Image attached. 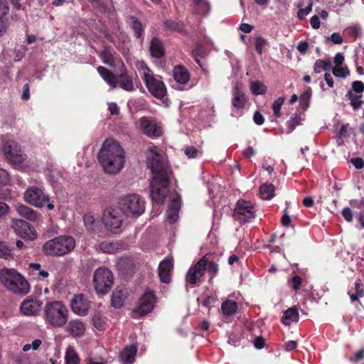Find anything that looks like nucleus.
Listing matches in <instances>:
<instances>
[{"mask_svg": "<svg viewBox=\"0 0 364 364\" xmlns=\"http://www.w3.org/2000/svg\"><path fill=\"white\" fill-rule=\"evenodd\" d=\"M98 161L103 170L110 174L119 173L124 164V152L113 139H107L98 153Z\"/></svg>", "mask_w": 364, "mask_h": 364, "instance_id": "nucleus-1", "label": "nucleus"}, {"mask_svg": "<svg viewBox=\"0 0 364 364\" xmlns=\"http://www.w3.org/2000/svg\"><path fill=\"white\" fill-rule=\"evenodd\" d=\"M0 280L9 291L21 295L26 294L30 289L28 282L13 269H4L0 272Z\"/></svg>", "mask_w": 364, "mask_h": 364, "instance_id": "nucleus-2", "label": "nucleus"}, {"mask_svg": "<svg viewBox=\"0 0 364 364\" xmlns=\"http://www.w3.org/2000/svg\"><path fill=\"white\" fill-rule=\"evenodd\" d=\"M75 247L73 237L61 235L46 242L43 246V251L46 255L59 257L69 253Z\"/></svg>", "mask_w": 364, "mask_h": 364, "instance_id": "nucleus-3", "label": "nucleus"}, {"mask_svg": "<svg viewBox=\"0 0 364 364\" xmlns=\"http://www.w3.org/2000/svg\"><path fill=\"white\" fill-rule=\"evenodd\" d=\"M45 319L54 327H62L68 321V310L60 301L48 303L45 307Z\"/></svg>", "mask_w": 364, "mask_h": 364, "instance_id": "nucleus-4", "label": "nucleus"}, {"mask_svg": "<svg viewBox=\"0 0 364 364\" xmlns=\"http://www.w3.org/2000/svg\"><path fill=\"white\" fill-rule=\"evenodd\" d=\"M119 208L127 217H138L144 213L145 203L139 195L129 194L120 198Z\"/></svg>", "mask_w": 364, "mask_h": 364, "instance_id": "nucleus-5", "label": "nucleus"}, {"mask_svg": "<svg viewBox=\"0 0 364 364\" xmlns=\"http://www.w3.org/2000/svg\"><path fill=\"white\" fill-rule=\"evenodd\" d=\"M156 148L149 149V167L154 175L153 179H170L171 172L166 161L156 151Z\"/></svg>", "mask_w": 364, "mask_h": 364, "instance_id": "nucleus-6", "label": "nucleus"}, {"mask_svg": "<svg viewBox=\"0 0 364 364\" xmlns=\"http://www.w3.org/2000/svg\"><path fill=\"white\" fill-rule=\"evenodd\" d=\"M139 69L143 71L142 79L151 94L156 98L162 99L166 93L164 82L154 77L151 70L144 62L140 63Z\"/></svg>", "mask_w": 364, "mask_h": 364, "instance_id": "nucleus-7", "label": "nucleus"}, {"mask_svg": "<svg viewBox=\"0 0 364 364\" xmlns=\"http://www.w3.org/2000/svg\"><path fill=\"white\" fill-rule=\"evenodd\" d=\"M93 282L98 294H106L113 284L112 273L106 268L100 267L95 271Z\"/></svg>", "mask_w": 364, "mask_h": 364, "instance_id": "nucleus-8", "label": "nucleus"}, {"mask_svg": "<svg viewBox=\"0 0 364 364\" xmlns=\"http://www.w3.org/2000/svg\"><path fill=\"white\" fill-rule=\"evenodd\" d=\"M233 218L242 224L251 222L255 218L254 205L250 201L239 200L234 210Z\"/></svg>", "mask_w": 364, "mask_h": 364, "instance_id": "nucleus-9", "label": "nucleus"}, {"mask_svg": "<svg viewBox=\"0 0 364 364\" xmlns=\"http://www.w3.org/2000/svg\"><path fill=\"white\" fill-rule=\"evenodd\" d=\"M3 151L6 159L14 164H20L26 159V155L14 141H6L3 146Z\"/></svg>", "mask_w": 364, "mask_h": 364, "instance_id": "nucleus-10", "label": "nucleus"}, {"mask_svg": "<svg viewBox=\"0 0 364 364\" xmlns=\"http://www.w3.org/2000/svg\"><path fill=\"white\" fill-rule=\"evenodd\" d=\"M170 179H153L151 183V197L156 203H162L168 192Z\"/></svg>", "mask_w": 364, "mask_h": 364, "instance_id": "nucleus-11", "label": "nucleus"}, {"mask_svg": "<svg viewBox=\"0 0 364 364\" xmlns=\"http://www.w3.org/2000/svg\"><path fill=\"white\" fill-rule=\"evenodd\" d=\"M207 266V255L199 259L196 264L191 267L186 275V281L190 284L198 285L200 279L204 276Z\"/></svg>", "mask_w": 364, "mask_h": 364, "instance_id": "nucleus-12", "label": "nucleus"}, {"mask_svg": "<svg viewBox=\"0 0 364 364\" xmlns=\"http://www.w3.org/2000/svg\"><path fill=\"white\" fill-rule=\"evenodd\" d=\"M23 198L28 203L36 207H43L46 202H49L48 196L41 188L35 186L28 188Z\"/></svg>", "mask_w": 364, "mask_h": 364, "instance_id": "nucleus-13", "label": "nucleus"}, {"mask_svg": "<svg viewBox=\"0 0 364 364\" xmlns=\"http://www.w3.org/2000/svg\"><path fill=\"white\" fill-rule=\"evenodd\" d=\"M11 227L19 237L30 240L37 237V233L33 227L27 222L20 219H13Z\"/></svg>", "mask_w": 364, "mask_h": 364, "instance_id": "nucleus-14", "label": "nucleus"}, {"mask_svg": "<svg viewBox=\"0 0 364 364\" xmlns=\"http://www.w3.org/2000/svg\"><path fill=\"white\" fill-rule=\"evenodd\" d=\"M102 221L106 228L112 232H117L122 224V220L115 210H105L103 213Z\"/></svg>", "mask_w": 364, "mask_h": 364, "instance_id": "nucleus-15", "label": "nucleus"}, {"mask_svg": "<svg viewBox=\"0 0 364 364\" xmlns=\"http://www.w3.org/2000/svg\"><path fill=\"white\" fill-rule=\"evenodd\" d=\"M191 55L206 75L208 72L207 68L208 53L201 42L197 41L196 43L194 48L191 50Z\"/></svg>", "mask_w": 364, "mask_h": 364, "instance_id": "nucleus-16", "label": "nucleus"}, {"mask_svg": "<svg viewBox=\"0 0 364 364\" xmlns=\"http://www.w3.org/2000/svg\"><path fill=\"white\" fill-rule=\"evenodd\" d=\"M139 124L143 133L150 137H159L163 134L161 126L153 119L141 117Z\"/></svg>", "mask_w": 364, "mask_h": 364, "instance_id": "nucleus-17", "label": "nucleus"}, {"mask_svg": "<svg viewBox=\"0 0 364 364\" xmlns=\"http://www.w3.org/2000/svg\"><path fill=\"white\" fill-rule=\"evenodd\" d=\"M156 302L155 296L151 292L144 294L139 301V306L133 311V314L143 316L150 313Z\"/></svg>", "mask_w": 364, "mask_h": 364, "instance_id": "nucleus-18", "label": "nucleus"}, {"mask_svg": "<svg viewBox=\"0 0 364 364\" xmlns=\"http://www.w3.org/2000/svg\"><path fill=\"white\" fill-rule=\"evenodd\" d=\"M42 305L40 299L28 297L22 302L20 310L25 316H37L41 311Z\"/></svg>", "mask_w": 364, "mask_h": 364, "instance_id": "nucleus-19", "label": "nucleus"}, {"mask_svg": "<svg viewBox=\"0 0 364 364\" xmlns=\"http://www.w3.org/2000/svg\"><path fill=\"white\" fill-rule=\"evenodd\" d=\"M70 306L74 313L80 316H85L89 309V302L82 294H77L72 299Z\"/></svg>", "mask_w": 364, "mask_h": 364, "instance_id": "nucleus-20", "label": "nucleus"}, {"mask_svg": "<svg viewBox=\"0 0 364 364\" xmlns=\"http://www.w3.org/2000/svg\"><path fill=\"white\" fill-rule=\"evenodd\" d=\"M121 66L119 68L120 74L119 75L118 83L121 88L123 90L131 92L134 90V82L132 78L127 75V70L124 63L121 61Z\"/></svg>", "mask_w": 364, "mask_h": 364, "instance_id": "nucleus-21", "label": "nucleus"}, {"mask_svg": "<svg viewBox=\"0 0 364 364\" xmlns=\"http://www.w3.org/2000/svg\"><path fill=\"white\" fill-rule=\"evenodd\" d=\"M247 102V97L241 87L236 85L232 90V105L237 109L245 108Z\"/></svg>", "mask_w": 364, "mask_h": 364, "instance_id": "nucleus-22", "label": "nucleus"}, {"mask_svg": "<svg viewBox=\"0 0 364 364\" xmlns=\"http://www.w3.org/2000/svg\"><path fill=\"white\" fill-rule=\"evenodd\" d=\"M16 210L19 216L31 222H38L41 219V215L31 208L25 205H16Z\"/></svg>", "mask_w": 364, "mask_h": 364, "instance_id": "nucleus-23", "label": "nucleus"}, {"mask_svg": "<svg viewBox=\"0 0 364 364\" xmlns=\"http://www.w3.org/2000/svg\"><path fill=\"white\" fill-rule=\"evenodd\" d=\"M172 269L173 263L171 259H165L160 262L159 266V276L162 282L166 284L170 282Z\"/></svg>", "mask_w": 364, "mask_h": 364, "instance_id": "nucleus-24", "label": "nucleus"}, {"mask_svg": "<svg viewBox=\"0 0 364 364\" xmlns=\"http://www.w3.org/2000/svg\"><path fill=\"white\" fill-rule=\"evenodd\" d=\"M128 296V291L124 287H117L112 292V305L114 308L119 309L124 305L125 300Z\"/></svg>", "mask_w": 364, "mask_h": 364, "instance_id": "nucleus-25", "label": "nucleus"}, {"mask_svg": "<svg viewBox=\"0 0 364 364\" xmlns=\"http://www.w3.org/2000/svg\"><path fill=\"white\" fill-rule=\"evenodd\" d=\"M67 331L74 337H80L84 335L86 326L85 324L80 320H72L67 326Z\"/></svg>", "mask_w": 364, "mask_h": 364, "instance_id": "nucleus-26", "label": "nucleus"}, {"mask_svg": "<svg viewBox=\"0 0 364 364\" xmlns=\"http://www.w3.org/2000/svg\"><path fill=\"white\" fill-rule=\"evenodd\" d=\"M181 202L179 199L172 198L167 210V220L170 223H175L179 218Z\"/></svg>", "mask_w": 364, "mask_h": 364, "instance_id": "nucleus-27", "label": "nucleus"}, {"mask_svg": "<svg viewBox=\"0 0 364 364\" xmlns=\"http://www.w3.org/2000/svg\"><path fill=\"white\" fill-rule=\"evenodd\" d=\"M149 51L153 58H163L165 54V50L162 41L158 38H153L150 42Z\"/></svg>", "mask_w": 364, "mask_h": 364, "instance_id": "nucleus-28", "label": "nucleus"}, {"mask_svg": "<svg viewBox=\"0 0 364 364\" xmlns=\"http://www.w3.org/2000/svg\"><path fill=\"white\" fill-rule=\"evenodd\" d=\"M137 348L135 346H127L121 353L119 359L123 364H132L135 361Z\"/></svg>", "mask_w": 364, "mask_h": 364, "instance_id": "nucleus-29", "label": "nucleus"}, {"mask_svg": "<svg viewBox=\"0 0 364 364\" xmlns=\"http://www.w3.org/2000/svg\"><path fill=\"white\" fill-rule=\"evenodd\" d=\"M299 311L296 306L289 308L284 312L282 318V322L285 326H289L293 322L299 321Z\"/></svg>", "mask_w": 364, "mask_h": 364, "instance_id": "nucleus-30", "label": "nucleus"}, {"mask_svg": "<svg viewBox=\"0 0 364 364\" xmlns=\"http://www.w3.org/2000/svg\"><path fill=\"white\" fill-rule=\"evenodd\" d=\"M172 87L177 90H182V65H176L173 70L172 78L169 80Z\"/></svg>", "mask_w": 364, "mask_h": 364, "instance_id": "nucleus-31", "label": "nucleus"}, {"mask_svg": "<svg viewBox=\"0 0 364 364\" xmlns=\"http://www.w3.org/2000/svg\"><path fill=\"white\" fill-rule=\"evenodd\" d=\"M100 249L105 253H115L123 250V244L119 241H104L100 244Z\"/></svg>", "mask_w": 364, "mask_h": 364, "instance_id": "nucleus-32", "label": "nucleus"}, {"mask_svg": "<svg viewBox=\"0 0 364 364\" xmlns=\"http://www.w3.org/2000/svg\"><path fill=\"white\" fill-rule=\"evenodd\" d=\"M97 70L100 75L113 88L117 87L116 76L107 68L98 66Z\"/></svg>", "mask_w": 364, "mask_h": 364, "instance_id": "nucleus-33", "label": "nucleus"}, {"mask_svg": "<svg viewBox=\"0 0 364 364\" xmlns=\"http://www.w3.org/2000/svg\"><path fill=\"white\" fill-rule=\"evenodd\" d=\"M238 309L237 303L235 301L227 299L221 304V311L225 317L234 315Z\"/></svg>", "mask_w": 364, "mask_h": 364, "instance_id": "nucleus-34", "label": "nucleus"}, {"mask_svg": "<svg viewBox=\"0 0 364 364\" xmlns=\"http://www.w3.org/2000/svg\"><path fill=\"white\" fill-rule=\"evenodd\" d=\"M275 186L269 183H262L259 188L260 197L264 200H270L274 196Z\"/></svg>", "mask_w": 364, "mask_h": 364, "instance_id": "nucleus-35", "label": "nucleus"}, {"mask_svg": "<svg viewBox=\"0 0 364 364\" xmlns=\"http://www.w3.org/2000/svg\"><path fill=\"white\" fill-rule=\"evenodd\" d=\"M194 11L198 15H207L210 10V5L206 0H193Z\"/></svg>", "mask_w": 364, "mask_h": 364, "instance_id": "nucleus-36", "label": "nucleus"}, {"mask_svg": "<svg viewBox=\"0 0 364 364\" xmlns=\"http://www.w3.org/2000/svg\"><path fill=\"white\" fill-rule=\"evenodd\" d=\"M331 67L332 64L330 60L318 59L314 63V70L316 73H319L321 70H329Z\"/></svg>", "mask_w": 364, "mask_h": 364, "instance_id": "nucleus-37", "label": "nucleus"}, {"mask_svg": "<svg viewBox=\"0 0 364 364\" xmlns=\"http://www.w3.org/2000/svg\"><path fill=\"white\" fill-rule=\"evenodd\" d=\"M100 58L102 62L109 65L113 66L114 65V57L111 50L105 48L100 54Z\"/></svg>", "mask_w": 364, "mask_h": 364, "instance_id": "nucleus-38", "label": "nucleus"}, {"mask_svg": "<svg viewBox=\"0 0 364 364\" xmlns=\"http://www.w3.org/2000/svg\"><path fill=\"white\" fill-rule=\"evenodd\" d=\"M117 265L119 268L123 271H129L133 269L134 262L129 257H123L118 259Z\"/></svg>", "mask_w": 364, "mask_h": 364, "instance_id": "nucleus-39", "label": "nucleus"}, {"mask_svg": "<svg viewBox=\"0 0 364 364\" xmlns=\"http://www.w3.org/2000/svg\"><path fill=\"white\" fill-rule=\"evenodd\" d=\"M198 83L196 78L191 80L189 71L183 66V90L194 87Z\"/></svg>", "mask_w": 364, "mask_h": 364, "instance_id": "nucleus-40", "label": "nucleus"}, {"mask_svg": "<svg viewBox=\"0 0 364 364\" xmlns=\"http://www.w3.org/2000/svg\"><path fill=\"white\" fill-rule=\"evenodd\" d=\"M346 96L348 97L350 101V105L354 110L358 109L363 103V102L360 100L362 95H356L353 93L352 90H349Z\"/></svg>", "mask_w": 364, "mask_h": 364, "instance_id": "nucleus-41", "label": "nucleus"}, {"mask_svg": "<svg viewBox=\"0 0 364 364\" xmlns=\"http://www.w3.org/2000/svg\"><path fill=\"white\" fill-rule=\"evenodd\" d=\"M84 223L89 231H95L98 226V222L96 221L94 216L90 214H87L84 215L83 218Z\"/></svg>", "mask_w": 364, "mask_h": 364, "instance_id": "nucleus-42", "label": "nucleus"}, {"mask_svg": "<svg viewBox=\"0 0 364 364\" xmlns=\"http://www.w3.org/2000/svg\"><path fill=\"white\" fill-rule=\"evenodd\" d=\"M250 90L255 95H263L267 90V87L259 81H255L251 82Z\"/></svg>", "mask_w": 364, "mask_h": 364, "instance_id": "nucleus-43", "label": "nucleus"}, {"mask_svg": "<svg viewBox=\"0 0 364 364\" xmlns=\"http://www.w3.org/2000/svg\"><path fill=\"white\" fill-rule=\"evenodd\" d=\"M284 100H285L284 97H280L277 98L273 102L272 108V110H273L274 115L277 118L281 117V108H282V105L284 102Z\"/></svg>", "mask_w": 364, "mask_h": 364, "instance_id": "nucleus-44", "label": "nucleus"}, {"mask_svg": "<svg viewBox=\"0 0 364 364\" xmlns=\"http://www.w3.org/2000/svg\"><path fill=\"white\" fill-rule=\"evenodd\" d=\"M66 364H77L79 358L76 353L70 348H68L65 355Z\"/></svg>", "mask_w": 364, "mask_h": 364, "instance_id": "nucleus-45", "label": "nucleus"}, {"mask_svg": "<svg viewBox=\"0 0 364 364\" xmlns=\"http://www.w3.org/2000/svg\"><path fill=\"white\" fill-rule=\"evenodd\" d=\"M311 96V89L308 87L300 96V104L302 107L306 109L309 104L310 97Z\"/></svg>", "mask_w": 364, "mask_h": 364, "instance_id": "nucleus-46", "label": "nucleus"}, {"mask_svg": "<svg viewBox=\"0 0 364 364\" xmlns=\"http://www.w3.org/2000/svg\"><path fill=\"white\" fill-rule=\"evenodd\" d=\"M332 72L336 77H340L343 78H346L350 75V71L346 67L343 68L341 66H335L333 68Z\"/></svg>", "mask_w": 364, "mask_h": 364, "instance_id": "nucleus-47", "label": "nucleus"}, {"mask_svg": "<svg viewBox=\"0 0 364 364\" xmlns=\"http://www.w3.org/2000/svg\"><path fill=\"white\" fill-rule=\"evenodd\" d=\"M208 272L210 274V279L214 278L218 272L219 268L218 264L213 261H209L207 258V266Z\"/></svg>", "mask_w": 364, "mask_h": 364, "instance_id": "nucleus-48", "label": "nucleus"}, {"mask_svg": "<svg viewBox=\"0 0 364 364\" xmlns=\"http://www.w3.org/2000/svg\"><path fill=\"white\" fill-rule=\"evenodd\" d=\"M164 24L166 28L171 31H180L181 30V24L179 21L169 19L165 21Z\"/></svg>", "mask_w": 364, "mask_h": 364, "instance_id": "nucleus-49", "label": "nucleus"}, {"mask_svg": "<svg viewBox=\"0 0 364 364\" xmlns=\"http://www.w3.org/2000/svg\"><path fill=\"white\" fill-rule=\"evenodd\" d=\"M301 121V118L299 115L296 114L287 121V125L288 127V133L291 132L296 126L299 125Z\"/></svg>", "mask_w": 364, "mask_h": 364, "instance_id": "nucleus-50", "label": "nucleus"}, {"mask_svg": "<svg viewBox=\"0 0 364 364\" xmlns=\"http://www.w3.org/2000/svg\"><path fill=\"white\" fill-rule=\"evenodd\" d=\"M331 41L333 44L341 45L343 42V38L339 33H333L331 36L326 37L325 42Z\"/></svg>", "mask_w": 364, "mask_h": 364, "instance_id": "nucleus-51", "label": "nucleus"}, {"mask_svg": "<svg viewBox=\"0 0 364 364\" xmlns=\"http://www.w3.org/2000/svg\"><path fill=\"white\" fill-rule=\"evenodd\" d=\"M267 41L262 36L256 38L255 41V50L259 55H262L263 53V48L267 45Z\"/></svg>", "mask_w": 364, "mask_h": 364, "instance_id": "nucleus-52", "label": "nucleus"}, {"mask_svg": "<svg viewBox=\"0 0 364 364\" xmlns=\"http://www.w3.org/2000/svg\"><path fill=\"white\" fill-rule=\"evenodd\" d=\"M11 248L4 242H0V257L8 259L11 257Z\"/></svg>", "mask_w": 364, "mask_h": 364, "instance_id": "nucleus-53", "label": "nucleus"}, {"mask_svg": "<svg viewBox=\"0 0 364 364\" xmlns=\"http://www.w3.org/2000/svg\"><path fill=\"white\" fill-rule=\"evenodd\" d=\"M132 28L134 31L135 36L137 38H141L144 29L142 28L141 22L135 18H133Z\"/></svg>", "mask_w": 364, "mask_h": 364, "instance_id": "nucleus-54", "label": "nucleus"}, {"mask_svg": "<svg viewBox=\"0 0 364 364\" xmlns=\"http://www.w3.org/2000/svg\"><path fill=\"white\" fill-rule=\"evenodd\" d=\"M184 153L189 159H196L201 152L194 146H187Z\"/></svg>", "mask_w": 364, "mask_h": 364, "instance_id": "nucleus-55", "label": "nucleus"}, {"mask_svg": "<svg viewBox=\"0 0 364 364\" xmlns=\"http://www.w3.org/2000/svg\"><path fill=\"white\" fill-rule=\"evenodd\" d=\"M29 267L38 272V275L43 278H47L48 272L41 269V265L39 263H31Z\"/></svg>", "mask_w": 364, "mask_h": 364, "instance_id": "nucleus-56", "label": "nucleus"}, {"mask_svg": "<svg viewBox=\"0 0 364 364\" xmlns=\"http://www.w3.org/2000/svg\"><path fill=\"white\" fill-rule=\"evenodd\" d=\"M8 26L9 19L6 16H0V36L6 32Z\"/></svg>", "mask_w": 364, "mask_h": 364, "instance_id": "nucleus-57", "label": "nucleus"}, {"mask_svg": "<svg viewBox=\"0 0 364 364\" xmlns=\"http://www.w3.org/2000/svg\"><path fill=\"white\" fill-rule=\"evenodd\" d=\"M291 284H292V289L294 290H295L296 291H297L298 290H299L301 287V284H302V279L298 276V275H294L292 278H291Z\"/></svg>", "mask_w": 364, "mask_h": 364, "instance_id": "nucleus-58", "label": "nucleus"}, {"mask_svg": "<svg viewBox=\"0 0 364 364\" xmlns=\"http://www.w3.org/2000/svg\"><path fill=\"white\" fill-rule=\"evenodd\" d=\"M92 323L96 328L101 329L104 326V321L100 314H95L92 317Z\"/></svg>", "mask_w": 364, "mask_h": 364, "instance_id": "nucleus-59", "label": "nucleus"}, {"mask_svg": "<svg viewBox=\"0 0 364 364\" xmlns=\"http://www.w3.org/2000/svg\"><path fill=\"white\" fill-rule=\"evenodd\" d=\"M9 181L8 172L3 168H0V186H6Z\"/></svg>", "mask_w": 364, "mask_h": 364, "instance_id": "nucleus-60", "label": "nucleus"}, {"mask_svg": "<svg viewBox=\"0 0 364 364\" xmlns=\"http://www.w3.org/2000/svg\"><path fill=\"white\" fill-rule=\"evenodd\" d=\"M363 359H364V349L358 350L353 357L349 358L350 361L353 363H358Z\"/></svg>", "mask_w": 364, "mask_h": 364, "instance_id": "nucleus-61", "label": "nucleus"}, {"mask_svg": "<svg viewBox=\"0 0 364 364\" xmlns=\"http://www.w3.org/2000/svg\"><path fill=\"white\" fill-rule=\"evenodd\" d=\"M311 11V5L306 7L305 9H300L297 12V18L303 20Z\"/></svg>", "mask_w": 364, "mask_h": 364, "instance_id": "nucleus-62", "label": "nucleus"}, {"mask_svg": "<svg viewBox=\"0 0 364 364\" xmlns=\"http://www.w3.org/2000/svg\"><path fill=\"white\" fill-rule=\"evenodd\" d=\"M352 88L357 93H362L364 91V83L360 80L354 81L352 83Z\"/></svg>", "mask_w": 364, "mask_h": 364, "instance_id": "nucleus-63", "label": "nucleus"}, {"mask_svg": "<svg viewBox=\"0 0 364 364\" xmlns=\"http://www.w3.org/2000/svg\"><path fill=\"white\" fill-rule=\"evenodd\" d=\"M215 301H216V298L215 296H208L203 300V306L206 308L210 309L212 306H213Z\"/></svg>", "mask_w": 364, "mask_h": 364, "instance_id": "nucleus-64", "label": "nucleus"}]
</instances>
